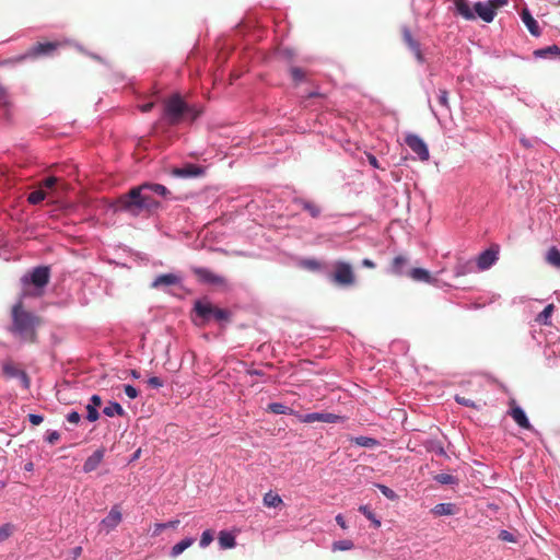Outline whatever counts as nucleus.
Listing matches in <instances>:
<instances>
[{
  "label": "nucleus",
  "instance_id": "obj_1",
  "mask_svg": "<svg viewBox=\"0 0 560 560\" xmlns=\"http://www.w3.org/2000/svg\"><path fill=\"white\" fill-rule=\"evenodd\" d=\"M151 192L162 197L170 195V190L164 185L143 183L119 196L113 203V209L115 212H125L131 217H138L144 211L156 209L160 203L151 196Z\"/></svg>",
  "mask_w": 560,
  "mask_h": 560
},
{
  "label": "nucleus",
  "instance_id": "obj_2",
  "mask_svg": "<svg viewBox=\"0 0 560 560\" xmlns=\"http://www.w3.org/2000/svg\"><path fill=\"white\" fill-rule=\"evenodd\" d=\"M39 318L34 313L23 308L22 301L16 302L12 307V326L10 331L24 341H35L36 327Z\"/></svg>",
  "mask_w": 560,
  "mask_h": 560
},
{
  "label": "nucleus",
  "instance_id": "obj_3",
  "mask_svg": "<svg viewBox=\"0 0 560 560\" xmlns=\"http://www.w3.org/2000/svg\"><path fill=\"white\" fill-rule=\"evenodd\" d=\"M189 115L191 120H195L199 116V112L191 108L180 95H173L164 104L163 119L171 126L177 125L182 121L184 115Z\"/></svg>",
  "mask_w": 560,
  "mask_h": 560
},
{
  "label": "nucleus",
  "instance_id": "obj_4",
  "mask_svg": "<svg viewBox=\"0 0 560 560\" xmlns=\"http://www.w3.org/2000/svg\"><path fill=\"white\" fill-rule=\"evenodd\" d=\"M49 278L50 268L48 266H38L23 275L21 282L24 287L34 285L35 288L43 289L49 282Z\"/></svg>",
  "mask_w": 560,
  "mask_h": 560
},
{
  "label": "nucleus",
  "instance_id": "obj_5",
  "mask_svg": "<svg viewBox=\"0 0 560 560\" xmlns=\"http://www.w3.org/2000/svg\"><path fill=\"white\" fill-rule=\"evenodd\" d=\"M183 278L174 272L168 273H162L154 278V280L151 282V288L161 290L165 293L171 292V288L175 285H182Z\"/></svg>",
  "mask_w": 560,
  "mask_h": 560
},
{
  "label": "nucleus",
  "instance_id": "obj_6",
  "mask_svg": "<svg viewBox=\"0 0 560 560\" xmlns=\"http://www.w3.org/2000/svg\"><path fill=\"white\" fill-rule=\"evenodd\" d=\"M332 281L340 285H351L354 283V273L350 264L338 261L335 272L331 277Z\"/></svg>",
  "mask_w": 560,
  "mask_h": 560
},
{
  "label": "nucleus",
  "instance_id": "obj_7",
  "mask_svg": "<svg viewBox=\"0 0 560 560\" xmlns=\"http://www.w3.org/2000/svg\"><path fill=\"white\" fill-rule=\"evenodd\" d=\"M498 259L499 246H490L489 248L482 250L475 259L477 270L485 271L490 269L498 261Z\"/></svg>",
  "mask_w": 560,
  "mask_h": 560
},
{
  "label": "nucleus",
  "instance_id": "obj_8",
  "mask_svg": "<svg viewBox=\"0 0 560 560\" xmlns=\"http://www.w3.org/2000/svg\"><path fill=\"white\" fill-rule=\"evenodd\" d=\"M296 418L303 423H313L315 421L325 423H338L342 421L341 416L331 412L296 413Z\"/></svg>",
  "mask_w": 560,
  "mask_h": 560
},
{
  "label": "nucleus",
  "instance_id": "obj_9",
  "mask_svg": "<svg viewBox=\"0 0 560 560\" xmlns=\"http://www.w3.org/2000/svg\"><path fill=\"white\" fill-rule=\"evenodd\" d=\"M2 373L7 378H18L24 389H28L31 385L27 373L19 369L13 362L5 361L2 363Z\"/></svg>",
  "mask_w": 560,
  "mask_h": 560
},
{
  "label": "nucleus",
  "instance_id": "obj_10",
  "mask_svg": "<svg viewBox=\"0 0 560 560\" xmlns=\"http://www.w3.org/2000/svg\"><path fill=\"white\" fill-rule=\"evenodd\" d=\"M206 173V168L201 165L194 163H186L180 167H174L171 174L179 178H196L201 177Z\"/></svg>",
  "mask_w": 560,
  "mask_h": 560
},
{
  "label": "nucleus",
  "instance_id": "obj_11",
  "mask_svg": "<svg viewBox=\"0 0 560 560\" xmlns=\"http://www.w3.org/2000/svg\"><path fill=\"white\" fill-rule=\"evenodd\" d=\"M194 273L198 277L199 281L202 283L224 287L226 285V280L224 277L214 273L209 268L206 267H197L194 269Z\"/></svg>",
  "mask_w": 560,
  "mask_h": 560
},
{
  "label": "nucleus",
  "instance_id": "obj_12",
  "mask_svg": "<svg viewBox=\"0 0 560 560\" xmlns=\"http://www.w3.org/2000/svg\"><path fill=\"white\" fill-rule=\"evenodd\" d=\"M406 144L410 150L418 155L421 161L429 160V149L427 143L417 135H408L406 137Z\"/></svg>",
  "mask_w": 560,
  "mask_h": 560
},
{
  "label": "nucleus",
  "instance_id": "obj_13",
  "mask_svg": "<svg viewBox=\"0 0 560 560\" xmlns=\"http://www.w3.org/2000/svg\"><path fill=\"white\" fill-rule=\"evenodd\" d=\"M508 413L513 418V420L520 428L529 431L534 430L532 423L527 418L525 410L521 406L516 405L514 400L511 402V408L508 411Z\"/></svg>",
  "mask_w": 560,
  "mask_h": 560
},
{
  "label": "nucleus",
  "instance_id": "obj_14",
  "mask_svg": "<svg viewBox=\"0 0 560 560\" xmlns=\"http://www.w3.org/2000/svg\"><path fill=\"white\" fill-rule=\"evenodd\" d=\"M475 16L478 15L483 22L490 23L494 20L495 8L490 2H476L474 5Z\"/></svg>",
  "mask_w": 560,
  "mask_h": 560
},
{
  "label": "nucleus",
  "instance_id": "obj_15",
  "mask_svg": "<svg viewBox=\"0 0 560 560\" xmlns=\"http://www.w3.org/2000/svg\"><path fill=\"white\" fill-rule=\"evenodd\" d=\"M56 48H57L56 43H51V42L37 43L24 55L23 58H34L37 56L50 55Z\"/></svg>",
  "mask_w": 560,
  "mask_h": 560
},
{
  "label": "nucleus",
  "instance_id": "obj_16",
  "mask_svg": "<svg viewBox=\"0 0 560 560\" xmlns=\"http://www.w3.org/2000/svg\"><path fill=\"white\" fill-rule=\"evenodd\" d=\"M105 455L104 448H97L94 451L84 462L82 470L85 474L94 471L102 463Z\"/></svg>",
  "mask_w": 560,
  "mask_h": 560
},
{
  "label": "nucleus",
  "instance_id": "obj_17",
  "mask_svg": "<svg viewBox=\"0 0 560 560\" xmlns=\"http://www.w3.org/2000/svg\"><path fill=\"white\" fill-rule=\"evenodd\" d=\"M121 512L117 505L113 506L108 514L102 520L101 525L106 527L107 532L115 529L121 522Z\"/></svg>",
  "mask_w": 560,
  "mask_h": 560
},
{
  "label": "nucleus",
  "instance_id": "obj_18",
  "mask_svg": "<svg viewBox=\"0 0 560 560\" xmlns=\"http://www.w3.org/2000/svg\"><path fill=\"white\" fill-rule=\"evenodd\" d=\"M213 308L214 306L210 302L203 300H197L194 304V311L197 316L203 320H210L212 318Z\"/></svg>",
  "mask_w": 560,
  "mask_h": 560
},
{
  "label": "nucleus",
  "instance_id": "obj_19",
  "mask_svg": "<svg viewBox=\"0 0 560 560\" xmlns=\"http://www.w3.org/2000/svg\"><path fill=\"white\" fill-rule=\"evenodd\" d=\"M293 203L301 206L313 219H317L322 214V208L311 200L294 198Z\"/></svg>",
  "mask_w": 560,
  "mask_h": 560
},
{
  "label": "nucleus",
  "instance_id": "obj_20",
  "mask_svg": "<svg viewBox=\"0 0 560 560\" xmlns=\"http://www.w3.org/2000/svg\"><path fill=\"white\" fill-rule=\"evenodd\" d=\"M521 19L533 36L538 37L540 35L541 32L538 22L534 19L527 9L522 11Z\"/></svg>",
  "mask_w": 560,
  "mask_h": 560
},
{
  "label": "nucleus",
  "instance_id": "obj_21",
  "mask_svg": "<svg viewBox=\"0 0 560 560\" xmlns=\"http://www.w3.org/2000/svg\"><path fill=\"white\" fill-rule=\"evenodd\" d=\"M535 59H552L560 56V47L558 45H550L533 51Z\"/></svg>",
  "mask_w": 560,
  "mask_h": 560
},
{
  "label": "nucleus",
  "instance_id": "obj_22",
  "mask_svg": "<svg viewBox=\"0 0 560 560\" xmlns=\"http://www.w3.org/2000/svg\"><path fill=\"white\" fill-rule=\"evenodd\" d=\"M477 270L475 260L457 261L454 267L455 277L466 276Z\"/></svg>",
  "mask_w": 560,
  "mask_h": 560
},
{
  "label": "nucleus",
  "instance_id": "obj_23",
  "mask_svg": "<svg viewBox=\"0 0 560 560\" xmlns=\"http://www.w3.org/2000/svg\"><path fill=\"white\" fill-rule=\"evenodd\" d=\"M457 512V506L454 503H438L431 509V513L435 516L454 515Z\"/></svg>",
  "mask_w": 560,
  "mask_h": 560
},
{
  "label": "nucleus",
  "instance_id": "obj_24",
  "mask_svg": "<svg viewBox=\"0 0 560 560\" xmlns=\"http://www.w3.org/2000/svg\"><path fill=\"white\" fill-rule=\"evenodd\" d=\"M221 549H231L236 546V537L232 532L221 530L218 537Z\"/></svg>",
  "mask_w": 560,
  "mask_h": 560
},
{
  "label": "nucleus",
  "instance_id": "obj_25",
  "mask_svg": "<svg viewBox=\"0 0 560 560\" xmlns=\"http://www.w3.org/2000/svg\"><path fill=\"white\" fill-rule=\"evenodd\" d=\"M454 4L457 13L462 15L465 20H475V13L471 10L467 0H454Z\"/></svg>",
  "mask_w": 560,
  "mask_h": 560
},
{
  "label": "nucleus",
  "instance_id": "obj_26",
  "mask_svg": "<svg viewBox=\"0 0 560 560\" xmlns=\"http://www.w3.org/2000/svg\"><path fill=\"white\" fill-rule=\"evenodd\" d=\"M195 542V538L186 537L175 544L170 550L171 558H177L180 556L187 548H189Z\"/></svg>",
  "mask_w": 560,
  "mask_h": 560
},
{
  "label": "nucleus",
  "instance_id": "obj_27",
  "mask_svg": "<svg viewBox=\"0 0 560 560\" xmlns=\"http://www.w3.org/2000/svg\"><path fill=\"white\" fill-rule=\"evenodd\" d=\"M103 413L106 416V417H114V416H119V417H122L126 415V411L124 410V408L121 407V405L117 401H109L104 408H103Z\"/></svg>",
  "mask_w": 560,
  "mask_h": 560
},
{
  "label": "nucleus",
  "instance_id": "obj_28",
  "mask_svg": "<svg viewBox=\"0 0 560 560\" xmlns=\"http://www.w3.org/2000/svg\"><path fill=\"white\" fill-rule=\"evenodd\" d=\"M351 442L354 443L358 446L366 447V448H374L380 445V441L365 435H359L351 439Z\"/></svg>",
  "mask_w": 560,
  "mask_h": 560
},
{
  "label": "nucleus",
  "instance_id": "obj_29",
  "mask_svg": "<svg viewBox=\"0 0 560 560\" xmlns=\"http://www.w3.org/2000/svg\"><path fill=\"white\" fill-rule=\"evenodd\" d=\"M268 410L275 415H290L296 417L298 411L283 405L282 402H270Z\"/></svg>",
  "mask_w": 560,
  "mask_h": 560
},
{
  "label": "nucleus",
  "instance_id": "obj_30",
  "mask_svg": "<svg viewBox=\"0 0 560 560\" xmlns=\"http://www.w3.org/2000/svg\"><path fill=\"white\" fill-rule=\"evenodd\" d=\"M409 276L415 280L419 282H425L430 283L432 282L433 278L430 275V272L424 268H413L410 270Z\"/></svg>",
  "mask_w": 560,
  "mask_h": 560
},
{
  "label": "nucleus",
  "instance_id": "obj_31",
  "mask_svg": "<svg viewBox=\"0 0 560 560\" xmlns=\"http://www.w3.org/2000/svg\"><path fill=\"white\" fill-rule=\"evenodd\" d=\"M358 511L372 523L374 528H378L381 526V518L373 512V510L369 505L362 504L359 506Z\"/></svg>",
  "mask_w": 560,
  "mask_h": 560
},
{
  "label": "nucleus",
  "instance_id": "obj_32",
  "mask_svg": "<svg viewBox=\"0 0 560 560\" xmlns=\"http://www.w3.org/2000/svg\"><path fill=\"white\" fill-rule=\"evenodd\" d=\"M262 503L267 508H278L283 504V500L278 493H275L270 490L269 492L265 493Z\"/></svg>",
  "mask_w": 560,
  "mask_h": 560
},
{
  "label": "nucleus",
  "instance_id": "obj_33",
  "mask_svg": "<svg viewBox=\"0 0 560 560\" xmlns=\"http://www.w3.org/2000/svg\"><path fill=\"white\" fill-rule=\"evenodd\" d=\"M555 306L553 304H548L537 316L536 322L539 325H551V315L553 313Z\"/></svg>",
  "mask_w": 560,
  "mask_h": 560
},
{
  "label": "nucleus",
  "instance_id": "obj_34",
  "mask_svg": "<svg viewBox=\"0 0 560 560\" xmlns=\"http://www.w3.org/2000/svg\"><path fill=\"white\" fill-rule=\"evenodd\" d=\"M427 451L432 452L439 456H446L445 448L441 441L436 439H432L425 442L424 444Z\"/></svg>",
  "mask_w": 560,
  "mask_h": 560
},
{
  "label": "nucleus",
  "instance_id": "obj_35",
  "mask_svg": "<svg viewBox=\"0 0 560 560\" xmlns=\"http://www.w3.org/2000/svg\"><path fill=\"white\" fill-rule=\"evenodd\" d=\"M406 264L407 259L404 256H396L392 262V272L397 276H402L405 273Z\"/></svg>",
  "mask_w": 560,
  "mask_h": 560
},
{
  "label": "nucleus",
  "instance_id": "obj_36",
  "mask_svg": "<svg viewBox=\"0 0 560 560\" xmlns=\"http://www.w3.org/2000/svg\"><path fill=\"white\" fill-rule=\"evenodd\" d=\"M546 260L549 265L560 268V250L552 246L546 254Z\"/></svg>",
  "mask_w": 560,
  "mask_h": 560
},
{
  "label": "nucleus",
  "instance_id": "obj_37",
  "mask_svg": "<svg viewBox=\"0 0 560 560\" xmlns=\"http://www.w3.org/2000/svg\"><path fill=\"white\" fill-rule=\"evenodd\" d=\"M433 479L440 485H450V486L458 485V478L451 474H444V472L438 474L433 477Z\"/></svg>",
  "mask_w": 560,
  "mask_h": 560
},
{
  "label": "nucleus",
  "instance_id": "obj_38",
  "mask_svg": "<svg viewBox=\"0 0 560 560\" xmlns=\"http://www.w3.org/2000/svg\"><path fill=\"white\" fill-rule=\"evenodd\" d=\"M178 524V520L168 521L166 523H155L152 530V536H159L166 528H176Z\"/></svg>",
  "mask_w": 560,
  "mask_h": 560
},
{
  "label": "nucleus",
  "instance_id": "obj_39",
  "mask_svg": "<svg viewBox=\"0 0 560 560\" xmlns=\"http://www.w3.org/2000/svg\"><path fill=\"white\" fill-rule=\"evenodd\" d=\"M353 542L350 539H341L332 542L331 549L332 551H347L353 548Z\"/></svg>",
  "mask_w": 560,
  "mask_h": 560
},
{
  "label": "nucleus",
  "instance_id": "obj_40",
  "mask_svg": "<svg viewBox=\"0 0 560 560\" xmlns=\"http://www.w3.org/2000/svg\"><path fill=\"white\" fill-rule=\"evenodd\" d=\"M46 198V191L42 188L37 189V190H34L32 191L28 197H27V201L31 203V205H38L39 202H42L44 199Z\"/></svg>",
  "mask_w": 560,
  "mask_h": 560
},
{
  "label": "nucleus",
  "instance_id": "obj_41",
  "mask_svg": "<svg viewBox=\"0 0 560 560\" xmlns=\"http://www.w3.org/2000/svg\"><path fill=\"white\" fill-rule=\"evenodd\" d=\"M15 527L11 523H4L0 526V544L7 540L14 532Z\"/></svg>",
  "mask_w": 560,
  "mask_h": 560
},
{
  "label": "nucleus",
  "instance_id": "obj_42",
  "mask_svg": "<svg viewBox=\"0 0 560 560\" xmlns=\"http://www.w3.org/2000/svg\"><path fill=\"white\" fill-rule=\"evenodd\" d=\"M376 488L381 491V493L387 498L388 500L390 501H395L398 499V495L397 493L390 489L389 487L385 486V485H382V483H376Z\"/></svg>",
  "mask_w": 560,
  "mask_h": 560
},
{
  "label": "nucleus",
  "instance_id": "obj_43",
  "mask_svg": "<svg viewBox=\"0 0 560 560\" xmlns=\"http://www.w3.org/2000/svg\"><path fill=\"white\" fill-rule=\"evenodd\" d=\"M290 74L292 80L298 84L304 81L305 72L299 67H291Z\"/></svg>",
  "mask_w": 560,
  "mask_h": 560
},
{
  "label": "nucleus",
  "instance_id": "obj_44",
  "mask_svg": "<svg viewBox=\"0 0 560 560\" xmlns=\"http://www.w3.org/2000/svg\"><path fill=\"white\" fill-rule=\"evenodd\" d=\"M212 540H213V533H212V530L206 529L201 534V537H200V540H199V546L201 548H206V547H208L212 542Z\"/></svg>",
  "mask_w": 560,
  "mask_h": 560
},
{
  "label": "nucleus",
  "instance_id": "obj_45",
  "mask_svg": "<svg viewBox=\"0 0 560 560\" xmlns=\"http://www.w3.org/2000/svg\"><path fill=\"white\" fill-rule=\"evenodd\" d=\"M439 104L445 109L450 110L448 92L445 89H439L438 93Z\"/></svg>",
  "mask_w": 560,
  "mask_h": 560
},
{
  "label": "nucleus",
  "instance_id": "obj_46",
  "mask_svg": "<svg viewBox=\"0 0 560 560\" xmlns=\"http://www.w3.org/2000/svg\"><path fill=\"white\" fill-rule=\"evenodd\" d=\"M230 313L226 310L214 307L212 312V318L218 322L229 319Z\"/></svg>",
  "mask_w": 560,
  "mask_h": 560
},
{
  "label": "nucleus",
  "instance_id": "obj_47",
  "mask_svg": "<svg viewBox=\"0 0 560 560\" xmlns=\"http://www.w3.org/2000/svg\"><path fill=\"white\" fill-rule=\"evenodd\" d=\"M57 182H58V178L55 177V176H49L47 178H45L42 183H40V188L42 189H46V190H52L56 185H57Z\"/></svg>",
  "mask_w": 560,
  "mask_h": 560
},
{
  "label": "nucleus",
  "instance_id": "obj_48",
  "mask_svg": "<svg viewBox=\"0 0 560 560\" xmlns=\"http://www.w3.org/2000/svg\"><path fill=\"white\" fill-rule=\"evenodd\" d=\"M100 418V412L96 407L86 405V419L90 422H95Z\"/></svg>",
  "mask_w": 560,
  "mask_h": 560
},
{
  "label": "nucleus",
  "instance_id": "obj_49",
  "mask_svg": "<svg viewBox=\"0 0 560 560\" xmlns=\"http://www.w3.org/2000/svg\"><path fill=\"white\" fill-rule=\"evenodd\" d=\"M498 538L505 542H516V537L514 534L506 529H501L499 532Z\"/></svg>",
  "mask_w": 560,
  "mask_h": 560
},
{
  "label": "nucleus",
  "instance_id": "obj_50",
  "mask_svg": "<svg viewBox=\"0 0 560 560\" xmlns=\"http://www.w3.org/2000/svg\"><path fill=\"white\" fill-rule=\"evenodd\" d=\"M454 399H455V401L458 405H462V406H465V407H469V408H472V409H477V405L475 404V401L469 399V398H465V397H463L460 395H455Z\"/></svg>",
  "mask_w": 560,
  "mask_h": 560
},
{
  "label": "nucleus",
  "instance_id": "obj_51",
  "mask_svg": "<svg viewBox=\"0 0 560 560\" xmlns=\"http://www.w3.org/2000/svg\"><path fill=\"white\" fill-rule=\"evenodd\" d=\"M60 439V433L56 430H47L44 440L48 444H55Z\"/></svg>",
  "mask_w": 560,
  "mask_h": 560
},
{
  "label": "nucleus",
  "instance_id": "obj_52",
  "mask_svg": "<svg viewBox=\"0 0 560 560\" xmlns=\"http://www.w3.org/2000/svg\"><path fill=\"white\" fill-rule=\"evenodd\" d=\"M124 393L130 399H136L138 397V395H139L138 389L133 385H131V384L124 385Z\"/></svg>",
  "mask_w": 560,
  "mask_h": 560
},
{
  "label": "nucleus",
  "instance_id": "obj_53",
  "mask_svg": "<svg viewBox=\"0 0 560 560\" xmlns=\"http://www.w3.org/2000/svg\"><path fill=\"white\" fill-rule=\"evenodd\" d=\"M366 159H368L369 164L372 167L378 168V170H385L383 166H381V164L378 163V160L376 159V156L374 154L368 153Z\"/></svg>",
  "mask_w": 560,
  "mask_h": 560
},
{
  "label": "nucleus",
  "instance_id": "obj_54",
  "mask_svg": "<svg viewBox=\"0 0 560 560\" xmlns=\"http://www.w3.org/2000/svg\"><path fill=\"white\" fill-rule=\"evenodd\" d=\"M66 419L71 423H79L81 420V415L78 411L72 410L66 416Z\"/></svg>",
  "mask_w": 560,
  "mask_h": 560
},
{
  "label": "nucleus",
  "instance_id": "obj_55",
  "mask_svg": "<svg viewBox=\"0 0 560 560\" xmlns=\"http://www.w3.org/2000/svg\"><path fill=\"white\" fill-rule=\"evenodd\" d=\"M27 418L33 425H38L44 421V417L38 413H30Z\"/></svg>",
  "mask_w": 560,
  "mask_h": 560
},
{
  "label": "nucleus",
  "instance_id": "obj_56",
  "mask_svg": "<svg viewBox=\"0 0 560 560\" xmlns=\"http://www.w3.org/2000/svg\"><path fill=\"white\" fill-rule=\"evenodd\" d=\"M148 384H149V386H151L153 388H160L164 385L163 381L158 376L149 377Z\"/></svg>",
  "mask_w": 560,
  "mask_h": 560
},
{
  "label": "nucleus",
  "instance_id": "obj_57",
  "mask_svg": "<svg viewBox=\"0 0 560 560\" xmlns=\"http://www.w3.org/2000/svg\"><path fill=\"white\" fill-rule=\"evenodd\" d=\"M102 397L97 394H93L91 397H90V400H89V406H94L96 408H98L101 405H102Z\"/></svg>",
  "mask_w": 560,
  "mask_h": 560
},
{
  "label": "nucleus",
  "instance_id": "obj_58",
  "mask_svg": "<svg viewBox=\"0 0 560 560\" xmlns=\"http://www.w3.org/2000/svg\"><path fill=\"white\" fill-rule=\"evenodd\" d=\"M0 104L3 106L9 105L8 93L2 84H0Z\"/></svg>",
  "mask_w": 560,
  "mask_h": 560
},
{
  "label": "nucleus",
  "instance_id": "obj_59",
  "mask_svg": "<svg viewBox=\"0 0 560 560\" xmlns=\"http://www.w3.org/2000/svg\"><path fill=\"white\" fill-rule=\"evenodd\" d=\"M402 37H404V40L407 44V46L410 45L415 40V38L411 35V32L407 27H404V30H402Z\"/></svg>",
  "mask_w": 560,
  "mask_h": 560
},
{
  "label": "nucleus",
  "instance_id": "obj_60",
  "mask_svg": "<svg viewBox=\"0 0 560 560\" xmlns=\"http://www.w3.org/2000/svg\"><path fill=\"white\" fill-rule=\"evenodd\" d=\"M335 521L336 523L343 529L347 528V524H346V521H345V517L342 516V514H338L336 515L335 517Z\"/></svg>",
  "mask_w": 560,
  "mask_h": 560
},
{
  "label": "nucleus",
  "instance_id": "obj_61",
  "mask_svg": "<svg viewBox=\"0 0 560 560\" xmlns=\"http://www.w3.org/2000/svg\"><path fill=\"white\" fill-rule=\"evenodd\" d=\"M281 55H282L283 57H285L287 59H289V60H291V59L293 58V56H294L293 50H292V49H290V48H283V49L281 50Z\"/></svg>",
  "mask_w": 560,
  "mask_h": 560
},
{
  "label": "nucleus",
  "instance_id": "obj_62",
  "mask_svg": "<svg viewBox=\"0 0 560 560\" xmlns=\"http://www.w3.org/2000/svg\"><path fill=\"white\" fill-rule=\"evenodd\" d=\"M408 48L413 52L421 49L420 43L418 40H413L410 45H408Z\"/></svg>",
  "mask_w": 560,
  "mask_h": 560
},
{
  "label": "nucleus",
  "instance_id": "obj_63",
  "mask_svg": "<svg viewBox=\"0 0 560 560\" xmlns=\"http://www.w3.org/2000/svg\"><path fill=\"white\" fill-rule=\"evenodd\" d=\"M73 560H77L82 553V547H74L71 551Z\"/></svg>",
  "mask_w": 560,
  "mask_h": 560
},
{
  "label": "nucleus",
  "instance_id": "obj_64",
  "mask_svg": "<svg viewBox=\"0 0 560 560\" xmlns=\"http://www.w3.org/2000/svg\"><path fill=\"white\" fill-rule=\"evenodd\" d=\"M413 56H415V58L417 59V61H418L419 63H424V62H425V58H424V56H423V54H422L421 49H420V50H418V51H416V52H413Z\"/></svg>",
  "mask_w": 560,
  "mask_h": 560
}]
</instances>
